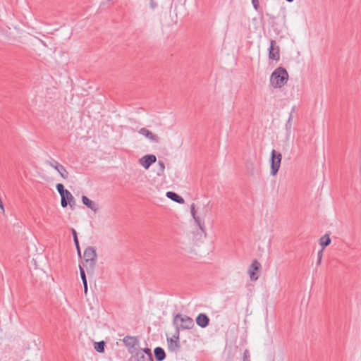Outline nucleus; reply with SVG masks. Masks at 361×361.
<instances>
[{"label": "nucleus", "instance_id": "f3484780", "mask_svg": "<svg viewBox=\"0 0 361 361\" xmlns=\"http://www.w3.org/2000/svg\"><path fill=\"white\" fill-rule=\"evenodd\" d=\"M166 197L176 202H178L180 204L184 203L183 198L173 192H167Z\"/></svg>", "mask_w": 361, "mask_h": 361}, {"label": "nucleus", "instance_id": "c85d7f7f", "mask_svg": "<svg viewBox=\"0 0 361 361\" xmlns=\"http://www.w3.org/2000/svg\"><path fill=\"white\" fill-rule=\"evenodd\" d=\"M249 357V353L245 350V353H244V361H246V360Z\"/></svg>", "mask_w": 361, "mask_h": 361}, {"label": "nucleus", "instance_id": "c756f323", "mask_svg": "<svg viewBox=\"0 0 361 361\" xmlns=\"http://www.w3.org/2000/svg\"><path fill=\"white\" fill-rule=\"evenodd\" d=\"M291 121H292V115L290 114L288 118V125L289 126V128H290V126H291Z\"/></svg>", "mask_w": 361, "mask_h": 361}, {"label": "nucleus", "instance_id": "393cba45", "mask_svg": "<svg viewBox=\"0 0 361 361\" xmlns=\"http://www.w3.org/2000/svg\"><path fill=\"white\" fill-rule=\"evenodd\" d=\"M73 238H74V242H75V244L76 245V247L78 249V250L79 251V245H78V238H77V235H76V232L75 230H73Z\"/></svg>", "mask_w": 361, "mask_h": 361}, {"label": "nucleus", "instance_id": "7c9ffc66", "mask_svg": "<svg viewBox=\"0 0 361 361\" xmlns=\"http://www.w3.org/2000/svg\"><path fill=\"white\" fill-rule=\"evenodd\" d=\"M159 166H160V167L161 169V171H164V164L162 162H159Z\"/></svg>", "mask_w": 361, "mask_h": 361}, {"label": "nucleus", "instance_id": "2eb2a0df", "mask_svg": "<svg viewBox=\"0 0 361 361\" xmlns=\"http://www.w3.org/2000/svg\"><path fill=\"white\" fill-rule=\"evenodd\" d=\"M168 345L171 350H176L179 347L178 337L173 336L167 339Z\"/></svg>", "mask_w": 361, "mask_h": 361}, {"label": "nucleus", "instance_id": "cd10ccee", "mask_svg": "<svg viewBox=\"0 0 361 361\" xmlns=\"http://www.w3.org/2000/svg\"><path fill=\"white\" fill-rule=\"evenodd\" d=\"M149 5L152 8H155L157 6V3L154 0H150Z\"/></svg>", "mask_w": 361, "mask_h": 361}, {"label": "nucleus", "instance_id": "aec40b11", "mask_svg": "<svg viewBox=\"0 0 361 361\" xmlns=\"http://www.w3.org/2000/svg\"><path fill=\"white\" fill-rule=\"evenodd\" d=\"M154 355L158 361L163 360L166 356L164 350L159 347L154 349Z\"/></svg>", "mask_w": 361, "mask_h": 361}, {"label": "nucleus", "instance_id": "dca6fc26", "mask_svg": "<svg viewBox=\"0 0 361 361\" xmlns=\"http://www.w3.org/2000/svg\"><path fill=\"white\" fill-rule=\"evenodd\" d=\"M82 201L85 205H86L88 208L91 209L92 210L95 212L98 209V205L93 201L90 200L86 196L82 197Z\"/></svg>", "mask_w": 361, "mask_h": 361}, {"label": "nucleus", "instance_id": "6e6552de", "mask_svg": "<svg viewBox=\"0 0 361 361\" xmlns=\"http://www.w3.org/2000/svg\"><path fill=\"white\" fill-rule=\"evenodd\" d=\"M157 161V157L154 154H147L142 157L139 160L138 163L140 166H142L145 169L147 170L150 166L155 163Z\"/></svg>", "mask_w": 361, "mask_h": 361}, {"label": "nucleus", "instance_id": "0eeeda50", "mask_svg": "<svg viewBox=\"0 0 361 361\" xmlns=\"http://www.w3.org/2000/svg\"><path fill=\"white\" fill-rule=\"evenodd\" d=\"M269 59L275 62L280 60V47L277 45L275 40L270 42V47L269 49Z\"/></svg>", "mask_w": 361, "mask_h": 361}, {"label": "nucleus", "instance_id": "f8f14e48", "mask_svg": "<svg viewBox=\"0 0 361 361\" xmlns=\"http://www.w3.org/2000/svg\"><path fill=\"white\" fill-rule=\"evenodd\" d=\"M123 342L130 350H135L137 349L136 346L137 345L138 342L135 337H126L123 339Z\"/></svg>", "mask_w": 361, "mask_h": 361}, {"label": "nucleus", "instance_id": "4468645a", "mask_svg": "<svg viewBox=\"0 0 361 361\" xmlns=\"http://www.w3.org/2000/svg\"><path fill=\"white\" fill-rule=\"evenodd\" d=\"M209 318L204 314H200L197 316L196 319L197 324L201 327H205L209 324Z\"/></svg>", "mask_w": 361, "mask_h": 361}, {"label": "nucleus", "instance_id": "5701e85b", "mask_svg": "<svg viewBox=\"0 0 361 361\" xmlns=\"http://www.w3.org/2000/svg\"><path fill=\"white\" fill-rule=\"evenodd\" d=\"M64 197L65 200L70 202L73 200V197L71 193L68 190H66V192L61 196V197Z\"/></svg>", "mask_w": 361, "mask_h": 361}, {"label": "nucleus", "instance_id": "b1692460", "mask_svg": "<svg viewBox=\"0 0 361 361\" xmlns=\"http://www.w3.org/2000/svg\"><path fill=\"white\" fill-rule=\"evenodd\" d=\"M56 189L59 192V193L60 194V195L61 196L65 192L66 190L64 189V187H63V185L61 184V183H58L56 185Z\"/></svg>", "mask_w": 361, "mask_h": 361}, {"label": "nucleus", "instance_id": "f257e3e1", "mask_svg": "<svg viewBox=\"0 0 361 361\" xmlns=\"http://www.w3.org/2000/svg\"><path fill=\"white\" fill-rule=\"evenodd\" d=\"M290 80L288 71L281 66L275 68L269 76V85L274 90L284 87Z\"/></svg>", "mask_w": 361, "mask_h": 361}, {"label": "nucleus", "instance_id": "9b49d317", "mask_svg": "<svg viewBox=\"0 0 361 361\" xmlns=\"http://www.w3.org/2000/svg\"><path fill=\"white\" fill-rule=\"evenodd\" d=\"M331 242V238H330L329 235H328V234H326V235H323L322 237L320 238V239H319V245L322 247V251H321V253L319 255V262H318L319 264L321 262L323 250H324V248L326 246L330 245Z\"/></svg>", "mask_w": 361, "mask_h": 361}, {"label": "nucleus", "instance_id": "6ab92c4d", "mask_svg": "<svg viewBox=\"0 0 361 361\" xmlns=\"http://www.w3.org/2000/svg\"><path fill=\"white\" fill-rule=\"evenodd\" d=\"M246 173L250 176H254L255 175L256 169L255 166L252 162H247L245 164Z\"/></svg>", "mask_w": 361, "mask_h": 361}, {"label": "nucleus", "instance_id": "a211bd4d", "mask_svg": "<svg viewBox=\"0 0 361 361\" xmlns=\"http://www.w3.org/2000/svg\"><path fill=\"white\" fill-rule=\"evenodd\" d=\"M54 168L57 172L59 173L61 177L63 179H66L68 177V171L64 169V167L60 164H57L54 166Z\"/></svg>", "mask_w": 361, "mask_h": 361}, {"label": "nucleus", "instance_id": "4be33fe9", "mask_svg": "<svg viewBox=\"0 0 361 361\" xmlns=\"http://www.w3.org/2000/svg\"><path fill=\"white\" fill-rule=\"evenodd\" d=\"M94 348L97 352H99V353L103 352L104 350V343L103 341L96 343Z\"/></svg>", "mask_w": 361, "mask_h": 361}, {"label": "nucleus", "instance_id": "1a4fd4ad", "mask_svg": "<svg viewBox=\"0 0 361 361\" xmlns=\"http://www.w3.org/2000/svg\"><path fill=\"white\" fill-rule=\"evenodd\" d=\"M96 256L95 250L93 248L87 247L85 249L84 252V257L87 264H89L91 268H93L94 267V262L96 259Z\"/></svg>", "mask_w": 361, "mask_h": 361}, {"label": "nucleus", "instance_id": "f03ea898", "mask_svg": "<svg viewBox=\"0 0 361 361\" xmlns=\"http://www.w3.org/2000/svg\"><path fill=\"white\" fill-rule=\"evenodd\" d=\"M190 212L200 229L204 231L205 220L211 212L210 207L203 203L192 204Z\"/></svg>", "mask_w": 361, "mask_h": 361}, {"label": "nucleus", "instance_id": "ddd939ff", "mask_svg": "<svg viewBox=\"0 0 361 361\" xmlns=\"http://www.w3.org/2000/svg\"><path fill=\"white\" fill-rule=\"evenodd\" d=\"M259 263L257 261L253 262L251 264L250 270H249V276L251 280L255 281L258 279L257 271L259 269Z\"/></svg>", "mask_w": 361, "mask_h": 361}, {"label": "nucleus", "instance_id": "39448f33", "mask_svg": "<svg viewBox=\"0 0 361 361\" xmlns=\"http://www.w3.org/2000/svg\"><path fill=\"white\" fill-rule=\"evenodd\" d=\"M130 353L135 357L136 361H152L151 350L149 348H138L135 350H130Z\"/></svg>", "mask_w": 361, "mask_h": 361}, {"label": "nucleus", "instance_id": "20e7f679", "mask_svg": "<svg viewBox=\"0 0 361 361\" xmlns=\"http://www.w3.org/2000/svg\"><path fill=\"white\" fill-rule=\"evenodd\" d=\"M174 323L178 327L183 329H190L194 326L193 320L190 317L182 314L176 316Z\"/></svg>", "mask_w": 361, "mask_h": 361}, {"label": "nucleus", "instance_id": "7ed1b4c3", "mask_svg": "<svg viewBox=\"0 0 361 361\" xmlns=\"http://www.w3.org/2000/svg\"><path fill=\"white\" fill-rule=\"evenodd\" d=\"M282 160V154L280 152L272 149L269 157L270 175L275 176L281 167Z\"/></svg>", "mask_w": 361, "mask_h": 361}, {"label": "nucleus", "instance_id": "9d476101", "mask_svg": "<svg viewBox=\"0 0 361 361\" xmlns=\"http://www.w3.org/2000/svg\"><path fill=\"white\" fill-rule=\"evenodd\" d=\"M138 133L143 137H145L146 139H147L149 141H151V142H158L159 140V137L158 136L154 134V133H152V131H150L149 130L145 128H142L139 130Z\"/></svg>", "mask_w": 361, "mask_h": 361}, {"label": "nucleus", "instance_id": "bb28decb", "mask_svg": "<svg viewBox=\"0 0 361 361\" xmlns=\"http://www.w3.org/2000/svg\"><path fill=\"white\" fill-rule=\"evenodd\" d=\"M252 4L255 10L258 9L259 1L258 0H252Z\"/></svg>", "mask_w": 361, "mask_h": 361}, {"label": "nucleus", "instance_id": "423d86ee", "mask_svg": "<svg viewBox=\"0 0 361 361\" xmlns=\"http://www.w3.org/2000/svg\"><path fill=\"white\" fill-rule=\"evenodd\" d=\"M30 47L34 51L37 53L39 55H41L44 52L47 44L41 39L35 37L30 39Z\"/></svg>", "mask_w": 361, "mask_h": 361}, {"label": "nucleus", "instance_id": "412c9836", "mask_svg": "<svg viewBox=\"0 0 361 361\" xmlns=\"http://www.w3.org/2000/svg\"><path fill=\"white\" fill-rule=\"evenodd\" d=\"M80 276L82 278L83 286H84L85 293H86L87 291V279H86L85 271L81 266H80Z\"/></svg>", "mask_w": 361, "mask_h": 361}, {"label": "nucleus", "instance_id": "a878e982", "mask_svg": "<svg viewBox=\"0 0 361 361\" xmlns=\"http://www.w3.org/2000/svg\"><path fill=\"white\" fill-rule=\"evenodd\" d=\"M68 202V201L64 200L63 197H61V204L63 207H66L67 206Z\"/></svg>", "mask_w": 361, "mask_h": 361}, {"label": "nucleus", "instance_id": "2f4dec72", "mask_svg": "<svg viewBox=\"0 0 361 361\" xmlns=\"http://www.w3.org/2000/svg\"><path fill=\"white\" fill-rule=\"evenodd\" d=\"M289 2H292L293 0H287Z\"/></svg>", "mask_w": 361, "mask_h": 361}]
</instances>
